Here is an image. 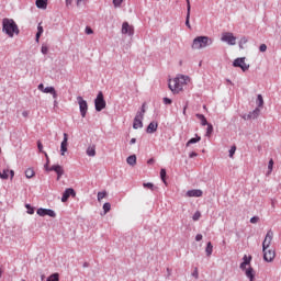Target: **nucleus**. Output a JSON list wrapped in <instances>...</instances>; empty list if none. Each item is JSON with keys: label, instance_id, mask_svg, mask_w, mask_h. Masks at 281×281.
I'll return each instance as SVG.
<instances>
[{"label": "nucleus", "instance_id": "72a5a7b5", "mask_svg": "<svg viewBox=\"0 0 281 281\" xmlns=\"http://www.w3.org/2000/svg\"><path fill=\"white\" fill-rule=\"evenodd\" d=\"M251 260H252V257H251V256L245 255V256L243 257V263H244V265H251Z\"/></svg>", "mask_w": 281, "mask_h": 281}, {"label": "nucleus", "instance_id": "412c9836", "mask_svg": "<svg viewBox=\"0 0 281 281\" xmlns=\"http://www.w3.org/2000/svg\"><path fill=\"white\" fill-rule=\"evenodd\" d=\"M133 128L137 131V128H144L143 119L134 117Z\"/></svg>", "mask_w": 281, "mask_h": 281}, {"label": "nucleus", "instance_id": "052dcab7", "mask_svg": "<svg viewBox=\"0 0 281 281\" xmlns=\"http://www.w3.org/2000/svg\"><path fill=\"white\" fill-rule=\"evenodd\" d=\"M37 89H38V91H45V86L43 85V83H40L38 86H37Z\"/></svg>", "mask_w": 281, "mask_h": 281}, {"label": "nucleus", "instance_id": "423d86ee", "mask_svg": "<svg viewBox=\"0 0 281 281\" xmlns=\"http://www.w3.org/2000/svg\"><path fill=\"white\" fill-rule=\"evenodd\" d=\"M46 172H56L57 181H60V177L65 175V169H63V166L60 165H53L52 167L46 169Z\"/></svg>", "mask_w": 281, "mask_h": 281}, {"label": "nucleus", "instance_id": "393cba45", "mask_svg": "<svg viewBox=\"0 0 281 281\" xmlns=\"http://www.w3.org/2000/svg\"><path fill=\"white\" fill-rule=\"evenodd\" d=\"M169 89L170 91H181V86L177 80H173V86L172 83H169Z\"/></svg>", "mask_w": 281, "mask_h": 281}, {"label": "nucleus", "instance_id": "864d4df0", "mask_svg": "<svg viewBox=\"0 0 281 281\" xmlns=\"http://www.w3.org/2000/svg\"><path fill=\"white\" fill-rule=\"evenodd\" d=\"M194 157H199V154H196V151H191V153L189 154V158H190V159H194Z\"/></svg>", "mask_w": 281, "mask_h": 281}, {"label": "nucleus", "instance_id": "a18cd8bd", "mask_svg": "<svg viewBox=\"0 0 281 281\" xmlns=\"http://www.w3.org/2000/svg\"><path fill=\"white\" fill-rule=\"evenodd\" d=\"M228 153L229 157H234V155H236V146H232Z\"/></svg>", "mask_w": 281, "mask_h": 281}, {"label": "nucleus", "instance_id": "f3484780", "mask_svg": "<svg viewBox=\"0 0 281 281\" xmlns=\"http://www.w3.org/2000/svg\"><path fill=\"white\" fill-rule=\"evenodd\" d=\"M245 271L246 278H248L249 281L256 280V270H254L251 267H248Z\"/></svg>", "mask_w": 281, "mask_h": 281}, {"label": "nucleus", "instance_id": "338daca9", "mask_svg": "<svg viewBox=\"0 0 281 281\" xmlns=\"http://www.w3.org/2000/svg\"><path fill=\"white\" fill-rule=\"evenodd\" d=\"M188 10H191L190 0H187V12H188Z\"/></svg>", "mask_w": 281, "mask_h": 281}, {"label": "nucleus", "instance_id": "473e14b6", "mask_svg": "<svg viewBox=\"0 0 281 281\" xmlns=\"http://www.w3.org/2000/svg\"><path fill=\"white\" fill-rule=\"evenodd\" d=\"M206 128V137H210V135H212V133H214V126L212 125V123H209Z\"/></svg>", "mask_w": 281, "mask_h": 281}, {"label": "nucleus", "instance_id": "69168bd1", "mask_svg": "<svg viewBox=\"0 0 281 281\" xmlns=\"http://www.w3.org/2000/svg\"><path fill=\"white\" fill-rule=\"evenodd\" d=\"M9 173H10V178L14 179V170H9Z\"/></svg>", "mask_w": 281, "mask_h": 281}, {"label": "nucleus", "instance_id": "c756f323", "mask_svg": "<svg viewBox=\"0 0 281 281\" xmlns=\"http://www.w3.org/2000/svg\"><path fill=\"white\" fill-rule=\"evenodd\" d=\"M36 175V172H34V169L29 168L25 170V177L26 179H32V177H34Z\"/></svg>", "mask_w": 281, "mask_h": 281}, {"label": "nucleus", "instance_id": "0eeeda50", "mask_svg": "<svg viewBox=\"0 0 281 281\" xmlns=\"http://www.w3.org/2000/svg\"><path fill=\"white\" fill-rule=\"evenodd\" d=\"M46 172H56L57 181H60V177L65 175V169H63V166L60 165H53L52 167L46 169Z\"/></svg>", "mask_w": 281, "mask_h": 281}, {"label": "nucleus", "instance_id": "aec40b11", "mask_svg": "<svg viewBox=\"0 0 281 281\" xmlns=\"http://www.w3.org/2000/svg\"><path fill=\"white\" fill-rule=\"evenodd\" d=\"M43 93H50V95H53L54 100H56V98H58V93L56 92V88H54L52 86L44 88Z\"/></svg>", "mask_w": 281, "mask_h": 281}, {"label": "nucleus", "instance_id": "58836bf2", "mask_svg": "<svg viewBox=\"0 0 281 281\" xmlns=\"http://www.w3.org/2000/svg\"><path fill=\"white\" fill-rule=\"evenodd\" d=\"M247 37H241L239 41V49H245L243 45H247Z\"/></svg>", "mask_w": 281, "mask_h": 281}, {"label": "nucleus", "instance_id": "09e8293b", "mask_svg": "<svg viewBox=\"0 0 281 281\" xmlns=\"http://www.w3.org/2000/svg\"><path fill=\"white\" fill-rule=\"evenodd\" d=\"M162 102H164V104H172V99H170V98H168V97H165V98L162 99Z\"/></svg>", "mask_w": 281, "mask_h": 281}, {"label": "nucleus", "instance_id": "bf43d9fd", "mask_svg": "<svg viewBox=\"0 0 281 281\" xmlns=\"http://www.w3.org/2000/svg\"><path fill=\"white\" fill-rule=\"evenodd\" d=\"M86 34H93V29L90 26L86 27Z\"/></svg>", "mask_w": 281, "mask_h": 281}, {"label": "nucleus", "instance_id": "c9c22d12", "mask_svg": "<svg viewBox=\"0 0 281 281\" xmlns=\"http://www.w3.org/2000/svg\"><path fill=\"white\" fill-rule=\"evenodd\" d=\"M143 188H147L148 190L155 191V184L151 182H145L143 183Z\"/></svg>", "mask_w": 281, "mask_h": 281}, {"label": "nucleus", "instance_id": "2f4dec72", "mask_svg": "<svg viewBox=\"0 0 281 281\" xmlns=\"http://www.w3.org/2000/svg\"><path fill=\"white\" fill-rule=\"evenodd\" d=\"M10 172V169H3V171H0V179H8L10 177V175H8Z\"/></svg>", "mask_w": 281, "mask_h": 281}, {"label": "nucleus", "instance_id": "39448f33", "mask_svg": "<svg viewBox=\"0 0 281 281\" xmlns=\"http://www.w3.org/2000/svg\"><path fill=\"white\" fill-rule=\"evenodd\" d=\"M233 67H238L241 71L249 70V64L245 63V57H238L233 61Z\"/></svg>", "mask_w": 281, "mask_h": 281}, {"label": "nucleus", "instance_id": "6e6d98bb", "mask_svg": "<svg viewBox=\"0 0 281 281\" xmlns=\"http://www.w3.org/2000/svg\"><path fill=\"white\" fill-rule=\"evenodd\" d=\"M268 169L270 170V172H271V170H273V159L269 160Z\"/></svg>", "mask_w": 281, "mask_h": 281}, {"label": "nucleus", "instance_id": "603ef678", "mask_svg": "<svg viewBox=\"0 0 281 281\" xmlns=\"http://www.w3.org/2000/svg\"><path fill=\"white\" fill-rule=\"evenodd\" d=\"M258 221H260V217H258V216H252V217L250 218V223H252V224L258 223Z\"/></svg>", "mask_w": 281, "mask_h": 281}, {"label": "nucleus", "instance_id": "e2e57ef3", "mask_svg": "<svg viewBox=\"0 0 281 281\" xmlns=\"http://www.w3.org/2000/svg\"><path fill=\"white\" fill-rule=\"evenodd\" d=\"M130 144L133 146V144H137V138H132L131 140H130Z\"/></svg>", "mask_w": 281, "mask_h": 281}, {"label": "nucleus", "instance_id": "dca6fc26", "mask_svg": "<svg viewBox=\"0 0 281 281\" xmlns=\"http://www.w3.org/2000/svg\"><path fill=\"white\" fill-rule=\"evenodd\" d=\"M260 116V108H256L254 111L247 114V117L244 120H257Z\"/></svg>", "mask_w": 281, "mask_h": 281}, {"label": "nucleus", "instance_id": "37998d69", "mask_svg": "<svg viewBox=\"0 0 281 281\" xmlns=\"http://www.w3.org/2000/svg\"><path fill=\"white\" fill-rule=\"evenodd\" d=\"M193 221H199V218H201V212L196 211L193 216H192Z\"/></svg>", "mask_w": 281, "mask_h": 281}, {"label": "nucleus", "instance_id": "7ed1b4c3", "mask_svg": "<svg viewBox=\"0 0 281 281\" xmlns=\"http://www.w3.org/2000/svg\"><path fill=\"white\" fill-rule=\"evenodd\" d=\"M94 109L98 113L106 109V100H104V93L102 91H99L94 99Z\"/></svg>", "mask_w": 281, "mask_h": 281}, {"label": "nucleus", "instance_id": "3c124183", "mask_svg": "<svg viewBox=\"0 0 281 281\" xmlns=\"http://www.w3.org/2000/svg\"><path fill=\"white\" fill-rule=\"evenodd\" d=\"M249 265H246V263H244V261L239 265V269L241 270V271H247V267H248Z\"/></svg>", "mask_w": 281, "mask_h": 281}, {"label": "nucleus", "instance_id": "4d7b16f0", "mask_svg": "<svg viewBox=\"0 0 281 281\" xmlns=\"http://www.w3.org/2000/svg\"><path fill=\"white\" fill-rule=\"evenodd\" d=\"M195 240H196V243H201V240H203V235L202 234H198L195 236Z\"/></svg>", "mask_w": 281, "mask_h": 281}, {"label": "nucleus", "instance_id": "c03bdc74", "mask_svg": "<svg viewBox=\"0 0 281 281\" xmlns=\"http://www.w3.org/2000/svg\"><path fill=\"white\" fill-rule=\"evenodd\" d=\"M124 0H113V5H114V8H120V5H122V2H123Z\"/></svg>", "mask_w": 281, "mask_h": 281}, {"label": "nucleus", "instance_id": "a19ab883", "mask_svg": "<svg viewBox=\"0 0 281 281\" xmlns=\"http://www.w3.org/2000/svg\"><path fill=\"white\" fill-rule=\"evenodd\" d=\"M25 207H26V212H27V214H34V212H35V209H34V206H31L30 204H25Z\"/></svg>", "mask_w": 281, "mask_h": 281}, {"label": "nucleus", "instance_id": "0e129e2a", "mask_svg": "<svg viewBox=\"0 0 281 281\" xmlns=\"http://www.w3.org/2000/svg\"><path fill=\"white\" fill-rule=\"evenodd\" d=\"M147 164H148L149 166H151V164H155V159H154V158L148 159V160H147Z\"/></svg>", "mask_w": 281, "mask_h": 281}, {"label": "nucleus", "instance_id": "ddd939ff", "mask_svg": "<svg viewBox=\"0 0 281 281\" xmlns=\"http://www.w3.org/2000/svg\"><path fill=\"white\" fill-rule=\"evenodd\" d=\"M122 34H127L128 36H133V34H135V29H133V26L128 25V22H123Z\"/></svg>", "mask_w": 281, "mask_h": 281}, {"label": "nucleus", "instance_id": "1a4fd4ad", "mask_svg": "<svg viewBox=\"0 0 281 281\" xmlns=\"http://www.w3.org/2000/svg\"><path fill=\"white\" fill-rule=\"evenodd\" d=\"M36 214L38 216H49L50 218H56V212L52 209L40 207L37 209Z\"/></svg>", "mask_w": 281, "mask_h": 281}, {"label": "nucleus", "instance_id": "9d476101", "mask_svg": "<svg viewBox=\"0 0 281 281\" xmlns=\"http://www.w3.org/2000/svg\"><path fill=\"white\" fill-rule=\"evenodd\" d=\"M221 41H223V43H227V45H236V36H234V33H224Z\"/></svg>", "mask_w": 281, "mask_h": 281}, {"label": "nucleus", "instance_id": "a211bd4d", "mask_svg": "<svg viewBox=\"0 0 281 281\" xmlns=\"http://www.w3.org/2000/svg\"><path fill=\"white\" fill-rule=\"evenodd\" d=\"M157 128H159V123L150 122L146 128V133L153 135V133H157Z\"/></svg>", "mask_w": 281, "mask_h": 281}, {"label": "nucleus", "instance_id": "6e6552de", "mask_svg": "<svg viewBox=\"0 0 281 281\" xmlns=\"http://www.w3.org/2000/svg\"><path fill=\"white\" fill-rule=\"evenodd\" d=\"M271 240H273V231H268L266 234V237L262 241V251H266V249H269L271 247Z\"/></svg>", "mask_w": 281, "mask_h": 281}, {"label": "nucleus", "instance_id": "13d9d810", "mask_svg": "<svg viewBox=\"0 0 281 281\" xmlns=\"http://www.w3.org/2000/svg\"><path fill=\"white\" fill-rule=\"evenodd\" d=\"M259 50L262 52V53L267 52V46H266V44H261V45L259 46Z\"/></svg>", "mask_w": 281, "mask_h": 281}, {"label": "nucleus", "instance_id": "f8f14e48", "mask_svg": "<svg viewBox=\"0 0 281 281\" xmlns=\"http://www.w3.org/2000/svg\"><path fill=\"white\" fill-rule=\"evenodd\" d=\"M69 196L76 198V190H74V188H68L64 191L61 203H67V201H69Z\"/></svg>", "mask_w": 281, "mask_h": 281}, {"label": "nucleus", "instance_id": "2eb2a0df", "mask_svg": "<svg viewBox=\"0 0 281 281\" xmlns=\"http://www.w3.org/2000/svg\"><path fill=\"white\" fill-rule=\"evenodd\" d=\"M68 142H69V135H67V133H64V139L60 144V153L63 156L65 155V153H67Z\"/></svg>", "mask_w": 281, "mask_h": 281}, {"label": "nucleus", "instance_id": "c85d7f7f", "mask_svg": "<svg viewBox=\"0 0 281 281\" xmlns=\"http://www.w3.org/2000/svg\"><path fill=\"white\" fill-rule=\"evenodd\" d=\"M166 177H168V173H167V171H166V169H164V168H161L160 169V179H161V181L165 183V186H167V181H166Z\"/></svg>", "mask_w": 281, "mask_h": 281}, {"label": "nucleus", "instance_id": "4c0bfd02", "mask_svg": "<svg viewBox=\"0 0 281 281\" xmlns=\"http://www.w3.org/2000/svg\"><path fill=\"white\" fill-rule=\"evenodd\" d=\"M103 212H104V214H108V212H111V203L105 202L103 204Z\"/></svg>", "mask_w": 281, "mask_h": 281}, {"label": "nucleus", "instance_id": "ea45409f", "mask_svg": "<svg viewBox=\"0 0 281 281\" xmlns=\"http://www.w3.org/2000/svg\"><path fill=\"white\" fill-rule=\"evenodd\" d=\"M44 156L46 158V164L44 165V170H48V168H49V156L47 155V153H44Z\"/></svg>", "mask_w": 281, "mask_h": 281}, {"label": "nucleus", "instance_id": "5701e85b", "mask_svg": "<svg viewBox=\"0 0 281 281\" xmlns=\"http://www.w3.org/2000/svg\"><path fill=\"white\" fill-rule=\"evenodd\" d=\"M35 5L40 10H47V0H36Z\"/></svg>", "mask_w": 281, "mask_h": 281}, {"label": "nucleus", "instance_id": "79ce46f5", "mask_svg": "<svg viewBox=\"0 0 281 281\" xmlns=\"http://www.w3.org/2000/svg\"><path fill=\"white\" fill-rule=\"evenodd\" d=\"M41 52L44 56H46L47 52H49V47H47V45H42Z\"/></svg>", "mask_w": 281, "mask_h": 281}, {"label": "nucleus", "instance_id": "49530a36", "mask_svg": "<svg viewBox=\"0 0 281 281\" xmlns=\"http://www.w3.org/2000/svg\"><path fill=\"white\" fill-rule=\"evenodd\" d=\"M192 277L195 278V280H199V268H194Z\"/></svg>", "mask_w": 281, "mask_h": 281}, {"label": "nucleus", "instance_id": "b1692460", "mask_svg": "<svg viewBox=\"0 0 281 281\" xmlns=\"http://www.w3.org/2000/svg\"><path fill=\"white\" fill-rule=\"evenodd\" d=\"M195 117L200 120L202 126H207L210 123H207V119L203 114H195Z\"/></svg>", "mask_w": 281, "mask_h": 281}, {"label": "nucleus", "instance_id": "6ab92c4d", "mask_svg": "<svg viewBox=\"0 0 281 281\" xmlns=\"http://www.w3.org/2000/svg\"><path fill=\"white\" fill-rule=\"evenodd\" d=\"M41 280L42 281H60V274L58 272H55L47 278L43 274L41 277Z\"/></svg>", "mask_w": 281, "mask_h": 281}, {"label": "nucleus", "instance_id": "774afa93", "mask_svg": "<svg viewBox=\"0 0 281 281\" xmlns=\"http://www.w3.org/2000/svg\"><path fill=\"white\" fill-rule=\"evenodd\" d=\"M71 1H72V0H66V5H67V7L71 5Z\"/></svg>", "mask_w": 281, "mask_h": 281}, {"label": "nucleus", "instance_id": "20e7f679", "mask_svg": "<svg viewBox=\"0 0 281 281\" xmlns=\"http://www.w3.org/2000/svg\"><path fill=\"white\" fill-rule=\"evenodd\" d=\"M77 102L79 104V111L81 117H87V112L89 111V103L82 97H77Z\"/></svg>", "mask_w": 281, "mask_h": 281}, {"label": "nucleus", "instance_id": "8fccbe9b", "mask_svg": "<svg viewBox=\"0 0 281 281\" xmlns=\"http://www.w3.org/2000/svg\"><path fill=\"white\" fill-rule=\"evenodd\" d=\"M106 196V192H99L98 193V201H102Z\"/></svg>", "mask_w": 281, "mask_h": 281}, {"label": "nucleus", "instance_id": "f704fd0d", "mask_svg": "<svg viewBox=\"0 0 281 281\" xmlns=\"http://www.w3.org/2000/svg\"><path fill=\"white\" fill-rule=\"evenodd\" d=\"M257 104H258V106L265 105V99L262 98V94L257 95Z\"/></svg>", "mask_w": 281, "mask_h": 281}, {"label": "nucleus", "instance_id": "a878e982", "mask_svg": "<svg viewBox=\"0 0 281 281\" xmlns=\"http://www.w3.org/2000/svg\"><path fill=\"white\" fill-rule=\"evenodd\" d=\"M126 161L128 166H135V164H137V156L131 155L127 157Z\"/></svg>", "mask_w": 281, "mask_h": 281}, {"label": "nucleus", "instance_id": "cd10ccee", "mask_svg": "<svg viewBox=\"0 0 281 281\" xmlns=\"http://www.w3.org/2000/svg\"><path fill=\"white\" fill-rule=\"evenodd\" d=\"M213 251H214V246H212V241H209L205 248L206 256H212Z\"/></svg>", "mask_w": 281, "mask_h": 281}, {"label": "nucleus", "instance_id": "7c9ffc66", "mask_svg": "<svg viewBox=\"0 0 281 281\" xmlns=\"http://www.w3.org/2000/svg\"><path fill=\"white\" fill-rule=\"evenodd\" d=\"M86 153L88 157H95V147H88Z\"/></svg>", "mask_w": 281, "mask_h": 281}, {"label": "nucleus", "instance_id": "f03ea898", "mask_svg": "<svg viewBox=\"0 0 281 281\" xmlns=\"http://www.w3.org/2000/svg\"><path fill=\"white\" fill-rule=\"evenodd\" d=\"M213 41L211 37L201 35L193 40L192 49H204V47H210Z\"/></svg>", "mask_w": 281, "mask_h": 281}, {"label": "nucleus", "instance_id": "9b49d317", "mask_svg": "<svg viewBox=\"0 0 281 281\" xmlns=\"http://www.w3.org/2000/svg\"><path fill=\"white\" fill-rule=\"evenodd\" d=\"M262 251H263V260L266 262H273L276 258V250L267 248L266 250H262Z\"/></svg>", "mask_w": 281, "mask_h": 281}, {"label": "nucleus", "instance_id": "de8ad7c7", "mask_svg": "<svg viewBox=\"0 0 281 281\" xmlns=\"http://www.w3.org/2000/svg\"><path fill=\"white\" fill-rule=\"evenodd\" d=\"M37 148L40 153H43V155H45L46 151L43 150V143H41V140L37 142Z\"/></svg>", "mask_w": 281, "mask_h": 281}, {"label": "nucleus", "instance_id": "680f3d73", "mask_svg": "<svg viewBox=\"0 0 281 281\" xmlns=\"http://www.w3.org/2000/svg\"><path fill=\"white\" fill-rule=\"evenodd\" d=\"M140 112L142 113H146V103H143L142 108H140Z\"/></svg>", "mask_w": 281, "mask_h": 281}, {"label": "nucleus", "instance_id": "5fc2aeb1", "mask_svg": "<svg viewBox=\"0 0 281 281\" xmlns=\"http://www.w3.org/2000/svg\"><path fill=\"white\" fill-rule=\"evenodd\" d=\"M138 120H144V113H142V111L136 113V116Z\"/></svg>", "mask_w": 281, "mask_h": 281}, {"label": "nucleus", "instance_id": "4be33fe9", "mask_svg": "<svg viewBox=\"0 0 281 281\" xmlns=\"http://www.w3.org/2000/svg\"><path fill=\"white\" fill-rule=\"evenodd\" d=\"M199 142H201V136H199V134H195V137L190 138L187 142L186 146L188 148V147L192 146V144H199Z\"/></svg>", "mask_w": 281, "mask_h": 281}, {"label": "nucleus", "instance_id": "4468645a", "mask_svg": "<svg viewBox=\"0 0 281 281\" xmlns=\"http://www.w3.org/2000/svg\"><path fill=\"white\" fill-rule=\"evenodd\" d=\"M186 196L199 199V196H203V191L201 189H192L187 191Z\"/></svg>", "mask_w": 281, "mask_h": 281}, {"label": "nucleus", "instance_id": "e433bc0d", "mask_svg": "<svg viewBox=\"0 0 281 281\" xmlns=\"http://www.w3.org/2000/svg\"><path fill=\"white\" fill-rule=\"evenodd\" d=\"M186 25L187 27H189V30L192 29V26L190 25V8L187 11Z\"/></svg>", "mask_w": 281, "mask_h": 281}, {"label": "nucleus", "instance_id": "f257e3e1", "mask_svg": "<svg viewBox=\"0 0 281 281\" xmlns=\"http://www.w3.org/2000/svg\"><path fill=\"white\" fill-rule=\"evenodd\" d=\"M2 32L8 35L9 38H14V34L19 35V25L12 19L4 18L2 20Z\"/></svg>", "mask_w": 281, "mask_h": 281}, {"label": "nucleus", "instance_id": "bb28decb", "mask_svg": "<svg viewBox=\"0 0 281 281\" xmlns=\"http://www.w3.org/2000/svg\"><path fill=\"white\" fill-rule=\"evenodd\" d=\"M43 32H44L43 26L41 24H38L37 33L35 35L36 43H38V41H41V36H43Z\"/></svg>", "mask_w": 281, "mask_h": 281}]
</instances>
